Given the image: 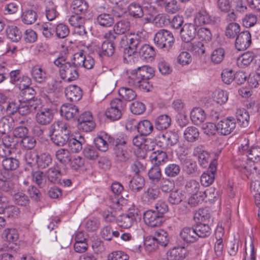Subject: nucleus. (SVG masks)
<instances>
[{"mask_svg":"<svg viewBox=\"0 0 260 260\" xmlns=\"http://www.w3.org/2000/svg\"><path fill=\"white\" fill-rule=\"evenodd\" d=\"M49 132L52 142L57 146H62L69 140L71 127L63 121H57L50 126Z\"/></svg>","mask_w":260,"mask_h":260,"instance_id":"obj_1","label":"nucleus"},{"mask_svg":"<svg viewBox=\"0 0 260 260\" xmlns=\"http://www.w3.org/2000/svg\"><path fill=\"white\" fill-rule=\"evenodd\" d=\"M153 41L158 48L168 51L174 43V38L171 31L162 29L155 33Z\"/></svg>","mask_w":260,"mask_h":260,"instance_id":"obj_2","label":"nucleus"},{"mask_svg":"<svg viewBox=\"0 0 260 260\" xmlns=\"http://www.w3.org/2000/svg\"><path fill=\"white\" fill-rule=\"evenodd\" d=\"M126 82L129 86L144 91H149L151 88V85L149 82L146 81L143 77L141 72L139 71L138 69L131 72Z\"/></svg>","mask_w":260,"mask_h":260,"instance_id":"obj_3","label":"nucleus"},{"mask_svg":"<svg viewBox=\"0 0 260 260\" xmlns=\"http://www.w3.org/2000/svg\"><path fill=\"white\" fill-rule=\"evenodd\" d=\"M259 163H256L248 158L245 160L236 161L235 166L244 173L248 178L260 177Z\"/></svg>","mask_w":260,"mask_h":260,"instance_id":"obj_4","label":"nucleus"},{"mask_svg":"<svg viewBox=\"0 0 260 260\" xmlns=\"http://www.w3.org/2000/svg\"><path fill=\"white\" fill-rule=\"evenodd\" d=\"M157 145L163 149L170 148L176 145L179 140V136L175 132H160L156 136Z\"/></svg>","mask_w":260,"mask_h":260,"instance_id":"obj_5","label":"nucleus"},{"mask_svg":"<svg viewBox=\"0 0 260 260\" xmlns=\"http://www.w3.org/2000/svg\"><path fill=\"white\" fill-rule=\"evenodd\" d=\"M125 107V104L123 101L115 98L111 102L110 107L106 110L105 115L111 120H117L121 117L122 111Z\"/></svg>","mask_w":260,"mask_h":260,"instance_id":"obj_6","label":"nucleus"},{"mask_svg":"<svg viewBox=\"0 0 260 260\" xmlns=\"http://www.w3.org/2000/svg\"><path fill=\"white\" fill-rule=\"evenodd\" d=\"M139 213L138 209L134 207L130 208L127 213L118 216L116 219V222L119 226L124 229H128L133 225L136 221Z\"/></svg>","mask_w":260,"mask_h":260,"instance_id":"obj_7","label":"nucleus"},{"mask_svg":"<svg viewBox=\"0 0 260 260\" xmlns=\"http://www.w3.org/2000/svg\"><path fill=\"white\" fill-rule=\"evenodd\" d=\"M78 121V128L86 132L92 131L95 126L92 115L90 112H85L81 114Z\"/></svg>","mask_w":260,"mask_h":260,"instance_id":"obj_8","label":"nucleus"},{"mask_svg":"<svg viewBox=\"0 0 260 260\" xmlns=\"http://www.w3.org/2000/svg\"><path fill=\"white\" fill-rule=\"evenodd\" d=\"M143 219L146 224L151 227H156L161 225L165 221L164 216H161L154 210H149L144 213Z\"/></svg>","mask_w":260,"mask_h":260,"instance_id":"obj_9","label":"nucleus"},{"mask_svg":"<svg viewBox=\"0 0 260 260\" xmlns=\"http://www.w3.org/2000/svg\"><path fill=\"white\" fill-rule=\"evenodd\" d=\"M236 127L234 118L228 117L218 122V133L221 135L227 136L232 133Z\"/></svg>","mask_w":260,"mask_h":260,"instance_id":"obj_10","label":"nucleus"},{"mask_svg":"<svg viewBox=\"0 0 260 260\" xmlns=\"http://www.w3.org/2000/svg\"><path fill=\"white\" fill-rule=\"evenodd\" d=\"M61 78L68 81L76 80L79 77L78 69L71 63L65 65L63 69H59Z\"/></svg>","mask_w":260,"mask_h":260,"instance_id":"obj_11","label":"nucleus"},{"mask_svg":"<svg viewBox=\"0 0 260 260\" xmlns=\"http://www.w3.org/2000/svg\"><path fill=\"white\" fill-rule=\"evenodd\" d=\"M53 111L48 108L39 109L36 115V122L41 125H45L49 124L53 119Z\"/></svg>","mask_w":260,"mask_h":260,"instance_id":"obj_12","label":"nucleus"},{"mask_svg":"<svg viewBox=\"0 0 260 260\" xmlns=\"http://www.w3.org/2000/svg\"><path fill=\"white\" fill-rule=\"evenodd\" d=\"M115 140L107 133H101L94 139V144L96 148L103 152L108 149L109 144H115Z\"/></svg>","mask_w":260,"mask_h":260,"instance_id":"obj_13","label":"nucleus"},{"mask_svg":"<svg viewBox=\"0 0 260 260\" xmlns=\"http://www.w3.org/2000/svg\"><path fill=\"white\" fill-rule=\"evenodd\" d=\"M197 34V28L194 24L185 23L180 30V37L182 41L188 43L193 40Z\"/></svg>","mask_w":260,"mask_h":260,"instance_id":"obj_14","label":"nucleus"},{"mask_svg":"<svg viewBox=\"0 0 260 260\" xmlns=\"http://www.w3.org/2000/svg\"><path fill=\"white\" fill-rule=\"evenodd\" d=\"M251 43V34L248 31H244L238 35L235 41V47L239 51L246 50Z\"/></svg>","mask_w":260,"mask_h":260,"instance_id":"obj_15","label":"nucleus"},{"mask_svg":"<svg viewBox=\"0 0 260 260\" xmlns=\"http://www.w3.org/2000/svg\"><path fill=\"white\" fill-rule=\"evenodd\" d=\"M60 115L67 120L77 118L79 115L78 107L72 104H65L60 109Z\"/></svg>","mask_w":260,"mask_h":260,"instance_id":"obj_16","label":"nucleus"},{"mask_svg":"<svg viewBox=\"0 0 260 260\" xmlns=\"http://www.w3.org/2000/svg\"><path fill=\"white\" fill-rule=\"evenodd\" d=\"M41 106L39 100H30L19 105L18 112L22 115H26L37 110Z\"/></svg>","mask_w":260,"mask_h":260,"instance_id":"obj_17","label":"nucleus"},{"mask_svg":"<svg viewBox=\"0 0 260 260\" xmlns=\"http://www.w3.org/2000/svg\"><path fill=\"white\" fill-rule=\"evenodd\" d=\"M187 250L184 247H174L169 250L166 254V256L161 260H181L186 254Z\"/></svg>","mask_w":260,"mask_h":260,"instance_id":"obj_18","label":"nucleus"},{"mask_svg":"<svg viewBox=\"0 0 260 260\" xmlns=\"http://www.w3.org/2000/svg\"><path fill=\"white\" fill-rule=\"evenodd\" d=\"M193 155L198 158L199 162L203 168H206L211 164L210 162V155L208 152L204 150L202 147H196L193 152Z\"/></svg>","mask_w":260,"mask_h":260,"instance_id":"obj_19","label":"nucleus"},{"mask_svg":"<svg viewBox=\"0 0 260 260\" xmlns=\"http://www.w3.org/2000/svg\"><path fill=\"white\" fill-rule=\"evenodd\" d=\"M181 239L186 243H192L198 240L195 228L185 227L180 232Z\"/></svg>","mask_w":260,"mask_h":260,"instance_id":"obj_20","label":"nucleus"},{"mask_svg":"<svg viewBox=\"0 0 260 260\" xmlns=\"http://www.w3.org/2000/svg\"><path fill=\"white\" fill-rule=\"evenodd\" d=\"M65 94L67 99L71 102L79 101L82 96L81 88L75 85H70L65 89Z\"/></svg>","mask_w":260,"mask_h":260,"instance_id":"obj_21","label":"nucleus"},{"mask_svg":"<svg viewBox=\"0 0 260 260\" xmlns=\"http://www.w3.org/2000/svg\"><path fill=\"white\" fill-rule=\"evenodd\" d=\"M216 167L214 164H211L209 170L203 173L201 176V183L204 186H209L214 181Z\"/></svg>","mask_w":260,"mask_h":260,"instance_id":"obj_22","label":"nucleus"},{"mask_svg":"<svg viewBox=\"0 0 260 260\" xmlns=\"http://www.w3.org/2000/svg\"><path fill=\"white\" fill-rule=\"evenodd\" d=\"M151 162L154 166L159 167L164 165L168 161V156L167 153L162 150L154 151L150 155Z\"/></svg>","mask_w":260,"mask_h":260,"instance_id":"obj_23","label":"nucleus"},{"mask_svg":"<svg viewBox=\"0 0 260 260\" xmlns=\"http://www.w3.org/2000/svg\"><path fill=\"white\" fill-rule=\"evenodd\" d=\"M118 139L115 141L114 153L117 159L120 161H124L128 158V154L124 149L125 142L124 140L118 141Z\"/></svg>","mask_w":260,"mask_h":260,"instance_id":"obj_24","label":"nucleus"},{"mask_svg":"<svg viewBox=\"0 0 260 260\" xmlns=\"http://www.w3.org/2000/svg\"><path fill=\"white\" fill-rule=\"evenodd\" d=\"M31 75L34 80L39 83L45 82L47 79L45 70L39 65H36L31 69Z\"/></svg>","mask_w":260,"mask_h":260,"instance_id":"obj_25","label":"nucleus"},{"mask_svg":"<svg viewBox=\"0 0 260 260\" xmlns=\"http://www.w3.org/2000/svg\"><path fill=\"white\" fill-rule=\"evenodd\" d=\"M71 7L75 14L83 15L87 11L88 4L85 0H73Z\"/></svg>","mask_w":260,"mask_h":260,"instance_id":"obj_26","label":"nucleus"},{"mask_svg":"<svg viewBox=\"0 0 260 260\" xmlns=\"http://www.w3.org/2000/svg\"><path fill=\"white\" fill-rule=\"evenodd\" d=\"M206 118V114L201 108H194L190 112L191 120L192 123L196 125L201 124L205 121Z\"/></svg>","mask_w":260,"mask_h":260,"instance_id":"obj_27","label":"nucleus"},{"mask_svg":"<svg viewBox=\"0 0 260 260\" xmlns=\"http://www.w3.org/2000/svg\"><path fill=\"white\" fill-rule=\"evenodd\" d=\"M85 142L84 138L79 136L78 138H71L68 141V146L73 152L78 153L82 149V145Z\"/></svg>","mask_w":260,"mask_h":260,"instance_id":"obj_28","label":"nucleus"},{"mask_svg":"<svg viewBox=\"0 0 260 260\" xmlns=\"http://www.w3.org/2000/svg\"><path fill=\"white\" fill-rule=\"evenodd\" d=\"M171 122V118L167 115H161L155 120L154 126L159 131H163L168 128Z\"/></svg>","mask_w":260,"mask_h":260,"instance_id":"obj_29","label":"nucleus"},{"mask_svg":"<svg viewBox=\"0 0 260 260\" xmlns=\"http://www.w3.org/2000/svg\"><path fill=\"white\" fill-rule=\"evenodd\" d=\"M46 176L49 182L54 184L59 183L61 177L60 170L57 166H53L47 170Z\"/></svg>","mask_w":260,"mask_h":260,"instance_id":"obj_30","label":"nucleus"},{"mask_svg":"<svg viewBox=\"0 0 260 260\" xmlns=\"http://www.w3.org/2000/svg\"><path fill=\"white\" fill-rule=\"evenodd\" d=\"M211 21L210 17L205 10H200L196 13L194 17V25L200 26L209 23Z\"/></svg>","mask_w":260,"mask_h":260,"instance_id":"obj_31","label":"nucleus"},{"mask_svg":"<svg viewBox=\"0 0 260 260\" xmlns=\"http://www.w3.org/2000/svg\"><path fill=\"white\" fill-rule=\"evenodd\" d=\"M187 48L189 51L198 56L201 57L205 53L206 49L202 41H195L191 43Z\"/></svg>","mask_w":260,"mask_h":260,"instance_id":"obj_32","label":"nucleus"},{"mask_svg":"<svg viewBox=\"0 0 260 260\" xmlns=\"http://www.w3.org/2000/svg\"><path fill=\"white\" fill-rule=\"evenodd\" d=\"M183 137L184 139L189 142H194L199 137V130L194 126H188L185 129L183 133Z\"/></svg>","mask_w":260,"mask_h":260,"instance_id":"obj_33","label":"nucleus"},{"mask_svg":"<svg viewBox=\"0 0 260 260\" xmlns=\"http://www.w3.org/2000/svg\"><path fill=\"white\" fill-rule=\"evenodd\" d=\"M198 238H205L210 235L211 229L207 223L199 222L195 226Z\"/></svg>","mask_w":260,"mask_h":260,"instance_id":"obj_34","label":"nucleus"},{"mask_svg":"<svg viewBox=\"0 0 260 260\" xmlns=\"http://www.w3.org/2000/svg\"><path fill=\"white\" fill-rule=\"evenodd\" d=\"M241 27L239 24L235 22L229 23L225 28V35L230 39H234L240 34Z\"/></svg>","mask_w":260,"mask_h":260,"instance_id":"obj_35","label":"nucleus"},{"mask_svg":"<svg viewBox=\"0 0 260 260\" xmlns=\"http://www.w3.org/2000/svg\"><path fill=\"white\" fill-rule=\"evenodd\" d=\"M153 238L157 241L158 244L162 247H165L169 242L168 234L162 229L156 231Z\"/></svg>","mask_w":260,"mask_h":260,"instance_id":"obj_36","label":"nucleus"},{"mask_svg":"<svg viewBox=\"0 0 260 260\" xmlns=\"http://www.w3.org/2000/svg\"><path fill=\"white\" fill-rule=\"evenodd\" d=\"M7 38L14 42H18L22 37L21 31L16 26H9L6 29Z\"/></svg>","mask_w":260,"mask_h":260,"instance_id":"obj_37","label":"nucleus"},{"mask_svg":"<svg viewBox=\"0 0 260 260\" xmlns=\"http://www.w3.org/2000/svg\"><path fill=\"white\" fill-rule=\"evenodd\" d=\"M137 126L139 133L143 136L149 135L153 129V125L150 121L148 120H144L140 121Z\"/></svg>","mask_w":260,"mask_h":260,"instance_id":"obj_38","label":"nucleus"},{"mask_svg":"<svg viewBox=\"0 0 260 260\" xmlns=\"http://www.w3.org/2000/svg\"><path fill=\"white\" fill-rule=\"evenodd\" d=\"M183 170L186 174L194 177L199 174V171L196 161L187 159L184 162Z\"/></svg>","mask_w":260,"mask_h":260,"instance_id":"obj_39","label":"nucleus"},{"mask_svg":"<svg viewBox=\"0 0 260 260\" xmlns=\"http://www.w3.org/2000/svg\"><path fill=\"white\" fill-rule=\"evenodd\" d=\"M96 20L99 25L104 27H110L114 22L113 16L110 14L105 13L99 15Z\"/></svg>","mask_w":260,"mask_h":260,"instance_id":"obj_40","label":"nucleus"},{"mask_svg":"<svg viewBox=\"0 0 260 260\" xmlns=\"http://www.w3.org/2000/svg\"><path fill=\"white\" fill-rule=\"evenodd\" d=\"M52 159L51 155L48 153H43L38 155L37 164L38 168L45 169L52 163Z\"/></svg>","mask_w":260,"mask_h":260,"instance_id":"obj_41","label":"nucleus"},{"mask_svg":"<svg viewBox=\"0 0 260 260\" xmlns=\"http://www.w3.org/2000/svg\"><path fill=\"white\" fill-rule=\"evenodd\" d=\"M180 166L175 163H171L168 164L164 169L165 175L169 178H175L180 173Z\"/></svg>","mask_w":260,"mask_h":260,"instance_id":"obj_42","label":"nucleus"},{"mask_svg":"<svg viewBox=\"0 0 260 260\" xmlns=\"http://www.w3.org/2000/svg\"><path fill=\"white\" fill-rule=\"evenodd\" d=\"M115 51L114 44L112 42L105 41L103 42L99 55L101 56H112Z\"/></svg>","mask_w":260,"mask_h":260,"instance_id":"obj_43","label":"nucleus"},{"mask_svg":"<svg viewBox=\"0 0 260 260\" xmlns=\"http://www.w3.org/2000/svg\"><path fill=\"white\" fill-rule=\"evenodd\" d=\"M253 58V53L251 52H247L238 58L237 64L240 68H245L250 64Z\"/></svg>","mask_w":260,"mask_h":260,"instance_id":"obj_44","label":"nucleus"},{"mask_svg":"<svg viewBox=\"0 0 260 260\" xmlns=\"http://www.w3.org/2000/svg\"><path fill=\"white\" fill-rule=\"evenodd\" d=\"M19 166L18 160L14 157H6L2 161V166L7 171H14L16 170Z\"/></svg>","mask_w":260,"mask_h":260,"instance_id":"obj_45","label":"nucleus"},{"mask_svg":"<svg viewBox=\"0 0 260 260\" xmlns=\"http://www.w3.org/2000/svg\"><path fill=\"white\" fill-rule=\"evenodd\" d=\"M13 120L12 118L3 117L0 120V133L6 134L12 129Z\"/></svg>","mask_w":260,"mask_h":260,"instance_id":"obj_46","label":"nucleus"},{"mask_svg":"<svg viewBox=\"0 0 260 260\" xmlns=\"http://www.w3.org/2000/svg\"><path fill=\"white\" fill-rule=\"evenodd\" d=\"M236 117L239 124L243 127H247L249 124V115L245 109H238L236 112Z\"/></svg>","mask_w":260,"mask_h":260,"instance_id":"obj_47","label":"nucleus"},{"mask_svg":"<svg viewBox=\"0 0 260 260\" xmlns=\"http://www.w3.org/2000/svg\"><path fill=\"white\" fill-rule=\"evenodd\" d=\"M119 95L125 101H131L137 96L136 92L131 88L122 87L119 89Z\"/></svg>","mask_w":260,"mask_h":260,"instance_id":"obj_48","label":"nucleus"},{"mask_svg":"<svg viewBox=\"0 0 260 260\" xmlns=\"http://www.w3.org/2000/svg\"><path fill=\"white\" fill-rule=\"evenodd\" d=\"M129 28L130 23L126 19L118 21L114 26V30L118 35L124 34L128 31Z\"/></svg>","mask_w":260,"mask_h":260,"instance_id":"obj_49","label":"nucleus"},{"mask_svg":"<svg viewBox=\"0 0 260 260\" xmlns=\"http://www.w3.org/2000/svg\"><path fill=\"white\" fill-rule=\"evenodd\" d=\"M145 181L140 176L134 177L129 182V187L134 192L140 190L144 185Z\"/></svg>","mask_w":260,"mask_h":260,"instance_id":"obj_50","label":"nucleus"},{"mask_svg":"<svg viewBox=\"0 0 260 260\" xmlns=\"http://www.w3.org/2000/svg\"><path fill=\"white\" fill-rule=\"evenodd\" d=\"M138 53L137 50L127 47L123 52V59L125 62L133 63L137 60Z\"/></svg>","mask_w":260,"mask_h":260,"instance_id":"obj_51","label":"nucleus"},{"mask_svg":"<svg viewBox=\"0 0 260 260\" xmlns=\"http://www.w3.org/2000/svg\"><path fill=\"white\" fill-rule=\"evenodd\" d=\"M140 54L145 59H151L155 55V51L152 46L145 44L141 47Z\"/></svg>","mask_w":260,"mask_h":260,"instance_id":"obj_52","label":"nucleus"},{"mask_svg":"<svg viewBox=\"0 0 260 260\" xmlns=\"http://www.w3.org/2000/svg\"><path fill=\"white\" fill-rule=\"evenodd\" d=\"M37 14L32 10L25 11L21 15L22 22L26 24H31L37 20Z\"/></svg>","mask_w":260,"mask_h":260,"instance_id":"obj_53","label":"nucleus"},{"mask_svg":"<svg viewBox=\"0 0 260 260\" xmlns=\"http://www.w3.org/2000/svg\"><path fill=\"white\" fill-rule=\"evenodd\" d=\"M225 56V51L222 48L214 49L211 54V60L214 64H219L223 60Z\"/></svg>","mask_w":260,"mask_h":260,"instance_id":"obj_54","label":"nucleus"},{"mask_svg":"<svg viewBox=\"0 0 260 260\" xmlns=\"http://www.w3.org/2000/svg\"><path fill=\"white\" fill-rule=\"evenodd\" d=\"M144 249L148 253L155 252L159 246L153 237H147L144 241Z\"/></svg>","mask_w":260,"mask_h":260,"instance_id":"obj_55","label":"nucleus"},{"mask_svg":"<svg viewBox=\"0 0 260 260\" xmlns=\"http://www.w3.org/2000/svg\"><path fill=\"white\" fill-rule=\"evenodd\" d=\"M149 179L153 183L158 182L161 177V171L159 167L154 166L148 172Z\"/></svg>","mask_w":260,"mask_h":260,"instance_id":"obj_56","label":"nucleus"},{"mask_svg":"<svg viewBox=\"0 0 260 260\" xmlns=\"http://www.w3.org/2000/svg\"><path fill=\"white\" fill-rule=\"evenodd\" d=\"M185 189L190 194L197 193L202 191L200 190V185L198 181L195 180H190L186 182Z\"/></svg>","mask_w":260,"mask_h":260,"instance_id":"obj_57","label":"nucleus"},{"mask_svg":"<svg viewBox=\"0 0 260 260\" xmlns=\"http://www.w3.org/2000/svg\"><path fill=\"white\" fill-rule=\"evenodd\" d=\"M205 193V192L201 191L191 194V197L188 199V204L191 206L194 207L201 204L206 198Z\"/></svg>","mask_w":260,"mask_h":260,"instance_id":"obj_58","label":"nucleus"},{"mask_svg":"<svg viewBox=\"0 0 260 260\" xmlns=\"http://www.w3.org/2000/svg\"><path fill=\"white\" fill-rule=\"evenodd\" d=\"M55 156L56 159L62 164L69 162L71 159L69 151L63 148H60L56 151Z\"/></svg>","mask_w":260,"mask_h":260,"instance_id":"obj_59","label":"nucleus"},{"mask_svg":"<svg viewBox=\"0 0 260 260\" xmlns=\"http://www.w3.org/2000/svg\"><path fill=\"white\" fill-rule=\"evenodd\" d=\"M223 234L222 232H217L215 234L216 241L214 245V251L217 256H220L223 253V244L222 236Z\"/></svg>","mask_w":260,"mask_h":260,"instance_id":"obj_60","label":"nucleus"},{"mask_svg":"<svg viewBox=\"0 0 260 260\" xmlns=\"http://www.w3.org/2000/svg\"><path fill=\"white\" fill-rule=\"evenodd\" d=\"M59 15L56 6L51 2H49L46 7V16L49 21L54 20Z\"/></svg>","mask_w":260,"mask_h":260,"instance_id":"obj_61","label":"nucleus"},{"mask_svg":"<svg viewBox=\"0 0 260 260\" xmlns=\"http://www.w3.org/2000/svg\"><path fill=\"white\" fill-rule=\"evenodd\" d=\"M160 191L156 187H149L143 193V198L150 202L156 199L159 195Z\"/></svg>","mask_w":260,"mask_h":260,"instance_id":"obj_62","label":"nucleus"},{"mask_svg":"<svg viewBox=\"0 0 260 260\" xmlns=\"http://www.w3.org/2000/svg\"><path fill=\"white\" fill-rule=\"evenodd\" d=\"M55 33L56 36L61 39L65 38L70 33V29L68 25L60 23L56 25Z\"/></svg>","mask_w":260,"mask_h":260,"instance_id":"obj_63","label":"nucleus"},{"mask_svg":"<svg viewBox=\"0 0 260 260\" xmlns=\"http://www.w3.org/2000/svg\"><path fill=\"white\" fill-rule=\"evenodd\" d=\"M247 158L253 160L256 163H259L260 161V146L251 147Z\"/></svg>","mask_w":260,"mask_h":260,"instance_id":"obj_64","label":"nucleus"}]
</instances>
